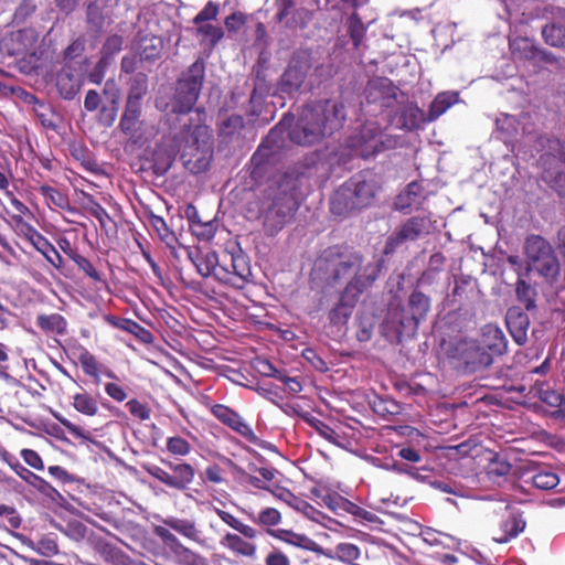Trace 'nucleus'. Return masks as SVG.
I'll return each instance as SVG.
<instances>
[{
	"label": "nucleus",
	"mask_w": 565,
	"mask_h": 565,
	"mask_svg": "<svg viewBox=\"0 0 565 565\" xmlns=\"http://www.w3.org/2000/svg\"><path fill=\"white\" fill-rule=\"evenodd\" d=\"M56 86L64 99H73L79 92L77 79L70 73H60L57 75Z\"/></svg>",
	"instance_id": "obj_42"
},
{
	"label": "nucleus",
	"mask_w": 565,
	"mask_h": 565,
	"mask_svg": "<svg viewBox=\"0 0 565 565\" xmlns=\"http://www.w3.org/2000/svg\"><path fill=\"white\" fill-rule=\"evenodd\" d=\"M399 145V137L385 134L377 122H366L360 132L350 138L348 147L353 156L362 159H371L377 154L393 150Z\"/></svg>",
	"instance_id": "obj_6"
},
{
	"label": "nucleus",
	"mask_w": 565,
	"mask_h": 565,
	"mask_svg": "<svg viewBox=\"0 0 565 565\" xmlns=\"http://www.w3.org/2000/svg\"><path fill=\"white\" fill-rule=\"evenodd\" d=\"M166 446L171 455L178 457L188 456L192 449L190 443L180 436L169 437Z\"/></svg>",
	"instance_id": "obj_55"
},
{
	"label": "nucleus",
	"mask_w": 565,
	"mask_h": 565,
	"mask_svg": "<svg viewBox=\"0 0 565 565\" xmlns=\"http://www.w3.org/2000/svg\"><path fill=\"white\" fill-rule=\"evenodd\" d=\"M78 361L81 363L83 372L86 375L90 376L94 380L95 384H99V382H100V376H99L100 364L97 361L96 356L93 353H90L86 348H81Z\"/></svg>",
	"instance_id": "obj_41"
},
{
	"label": "nucleus",
	"mask_w": 565,
	"mask_h": 565,
	"mask_svg": "<svg viewBox=\"0 0 565 565\" xmlns=\"http://www.w3.org/2000/svg\"><path fill=\"white\" fill-rule=\"evenodd\" d=\"M196 33L198 35H201L205 39H210L212 45L217 44L224 36V32L221 26H216L210 23L199 24Z\"/></svg>",
	"instance_id": "obj_58"
},
{
	"label": "nucleus",
	"mask_w": 565,
	"mask_h": 565,
	"mask_svg": "<svg viewBox=\"0 0 565 565\" xmlns=\"http://www.w3.org/2000/svg\"><path fill=\"white\" fill-rule=\"evenodd\" d=\"M516 297L527 310L535 308V290L524 279L519 278L515 288Z\"/></svg>",
	"instance_id": "obj_50"
},
{
	"label": "nucleus",
	"mask_w": 565,
	"mask_h": 565,
	"mask_svg": "<svg viewBox=\"0 0 565 565\" xmlns=\"http://www.w3.org/2000/svg\"><path fill=\"white\" fill-rule=\"evenodd\" d=\"M457 100V94L439 93L428 109V120L433 121L446 113Z\"/></svg>",
	"instance_id": "obj_36"
},
{
	"label": "nucleus",
	"mask_w": 565,
	"mask_h": 565,
	"mask_svg": "<svg viewBox=\"0 0 565 565\" xmlns=\"http://www.w3.org/2000/svg\"><path fill=\"white\" fill-rule=\"evenodd\" d=\"M124 44V38L119 34H111L106 38L102 50H100V60L109 62L116 54H118Z\"/></svg>",
	"instance_id": "obj_48"
},
{
	"label": "nucleus",
	"mask_w": 565,
	"mask_h": 565,
	"mask_svg": "<svg viewBox=\"0 0 565 565\" xmlns=\"http://www.w3.org/2000/svg\"><path fill=\"white\" fill-rule=\"evenodd\" d=\"M302 356L310 365L321 373L329 370L327 362L317 353L316 350L308 348L302 351Z\"/></svg>",
	"instance_id": "obj_64"
},
{
	"label": "nucleus",
	"mask_w": 565,
	"mask_h": 565,
	"mask_svg": "<svg viewBox=\"0 0 565 565\" xmlns=\"http://www.w3.org/2000/svg\"><path fill=\"white\" fill-rule=\"evenodd\" d=\"M72 398V406L82 415L94 417L98 414L97 399L86 391L75 393Z\"/></svg>",
	"instance_id": "obj_33"
},
{
	"label": "nucleus",
	"mask_w": 565,
	"mask_h": 565,
	"mask_svg": "<svg viewBox=\"0 0 565 565\" xmlns=\"http://www.w3.org/2000/svg\"><path fill=\"white\" fill-rule=\"evenodd\" d=\"M380 265L365 262L364 255L348 244L324 248L316 258L311 279L328 287L343 286L335 306L329 311L332 324L348 321L361 295L376 281Z\"/></svg>",
	"instance_id": "obj_1"
},
{
	"label": "nucleus",
	"mask_w": 565,
	"mask_h": 565,
	"mask_svg": "<svg viewBox=\"0 0 565 565\" xmlns=\"http://www.w3.org/2000/svg\"><path fill=\"white\" fill-rule=\"evenodd\" d=\"M213 153L212 150L191 148L190 151H183L181 159L184 168L193 174H199L209 170Z\"/></svg>",
	"instance_id": "obj_18"
},
{
	"label": "nucleus",
	"mask_w": 565,
	"mask_h": 565,
	"mask_svg": "<svg viewBox=\"0 0 565 565\" xmlns=\"http://www.w3.org/2000/svg\"><path fill=\"white\" fill-rule=\"evenodd\" d=\"M345 107L330 99L306 105L288 131V138L299 146H311L339 130L345 120Z\"/></svg>",
	"instance_id": "obj_3"
},
{
	"label": "nucleus",
	"mask_w": 565,
	"mask_h": 565,
	"mask_svg": "<svg viewBox=\"0 0 565 565\" xmlns=\"http://www.w3.org/2000/svg\"><path fill=\"white\" fill-rule=\"evenodd\" d=\"M198 273L222 285L243 289L253 278L250 260L237 242H227L220 253H199L192 257Z\"/></svg>",
	"instance_id": "obj_2"
},
{
	"label": "nucleus",
	"mask_w": 565,
	"mask_h": 565,
	"mask_svg": "<svg viewBox=\"0 0 565 565\" xmlns=\"http://www.w3.org/2000/svg\"><path fill=\"white\" fill-rule=\"evenodd\" d=\"M163 50V41L157 35H145L139 40V55L142 61H156Z\"/></svg>",
	"instance_id": "obj_29"
},
{
	"label": "nucleus",
	"mask_w": 565,
	"mask_h": 565,
	"mask_svg": "<svg viewBox=\"0 0 565 565\" xmlns=\"http://www.w3.org/2000/svg\"><path fill=\"white\" fill-rule=\"evenodd\" d=\"M249 516L255 523L263 526H276L281 522V514L275 508H266L262 510L257 518H254L253 515Z\"/></svg>",
	"instance_id": "obj_54"
},
{
	"label": "nucleus",
	"mask_w": 565,
	"mask_h": 565,
	"mask_svg": "<svg viewBox=\"0 0 565 565\" xmlns=\"http://www.w3.org/2000/svg\"><path fill=\"white\" fill-rule=\"evenodd\" d=\"M519 120L508 114H501L495 120V137L507 146L512 145L519 135Z\"/></svg>",
	"instance_id": "obj_23"
},
{
	"label": "nucleus",
	"mask_w": 565,
	"mask_h": 565,
	"mask_svg": "<svg viewBox=\"0 0 565 565\" xmlns=\"http://www.w3.org/2000/svg\"><path fill=\"white\" fill-rule=\"evenodd\" d=\"M505 322L513 340L519 345L525 344L530 327L529 316L520 309L511 308L507 312Z\"/></svg>",
	"instance_id": "obj_16"
},
{
	"label": "nucleus",
	"mask_w": 565,
	"mask_h": 565,
	"mask_svg": "<svg viewBox=\"0 0 565 565\" xmlns=\"http://www.w3.org/2000/svg\"><path fill=\"white\" fill-rule=\"evenodd\" d=\"M87 198L90 203L87 211L89 212L90 215H93L95 218L98 220V222L100 223V226L104 227V226H106L107 222H111V217L108 214V212L106 211V209L100 203H98L93 198V195H88Z\"/></svg>",
	"instance_id": "obj_61"
},
{
	"label": "nucleus",
	"mask_w": 565,
	"mask_h": 565,
	"mask_svg": "<svg viewBox=\"0 0 565 565\" xmlns=\"http://www.w3.org/2000/svg\"><path fill=\"white\" fill-rule=\"evenodd\" d=\"M226 462L232 468L233 472L238 476V479L242 483L249 484L259 490H269L270 486L265 483V480H262V478L247 472L231 459H226Z\"/></svg>",
	"instance_id": "obj_44"
},
{
	"label": "nucleus",
	"mask_w": 565,
	"mask_h": 565,
	"mask_svg": "<svg viewBox=\"0 0 565 565\" xmlns=\"http://www.w3.org/2000/svg\"><path fill=\"white\" fill-rule=\"evenodd\" d=\"M210 411L211 414L223 425L230 427L232 430L243 436L249 443H257L258 438L255 435L253 428L236 411L224 404H214Z\"/></svg>",
	"instance_id": "obj_12"
},
{
	"label": "nucleus",
	"mask_w": 565,
	"mask_h": 565,
	"mask_svg": "<svg viewBox=\"0 0 565 565\" xmlns=\"http://www.w3.org/2000/svg\"><path fill=\"white\" fill-rule=\"evenodd\" d=\"M221 544L224 547L242 556L252 557L256 553V546L253 543L245 541L238 534L226 533L222 537Z\"/></svg>",
	"instance_id": "obj_32"
},
{
	"label": "nucleus",
	"mask_w": 565,
	"mask_h": 565,
	"mask_svg": "<svg viewBox=\"0 0 565 565\" xmlns=\"http://www.w3.org/2000/svg\"><path fill=\"white\" fill-rule=\"evenodd\" d=\"M326 556L349 565H355V561L361 556V550L353 543L343 542L335 545L333 551L326 553Z\"/></svg>",
	"instance_id": "obj_30"
},
{
	"label": "nucleus",
	"mask_w": 565,
	"mask_h": 565,
	"mask_svg": "<svg viewBox=\"0 0 565 565\" xmlns=\"http://www.w3.org/2000/svg\"><path fill=\"white\" fill-rule=\"evenodd\" d=\"M38 40V32L32 28L12 31L1 38L0 52L8 56L34 54Z\"/></svg>",
	"instance_id": "obj_11"
},
{
	"label": "nucleus",
	"mask_w": 565,
	"mask_h": 565,
	"mask_svg": "<svg viewBox=\"0 0 565 565\" xmlns=\"http://www.w3.org/2000/svg\"><path fill=\"white\" fill-rule=\"evenodd\" d=\"M301 418L313 428L322 438L328 440L331 444L337 445L339 439V434L330 427L328 424L322 422L321 419L311 416L309 413L299 414Z\"/></svg>",
	"instance_id": "obj_38"
},
{
	"label": "nucleus",
	"mask_w": 565,
	"mask_h": 565,
	"mask_svg": "<svg viewBox=\"0 0 565 565\" xmlns=\"http://www.w3.org/2000/svg\"><path fill=\"white\" fill-rule=\"evenodd\" d=\"M381 186L372 173H358L344 182L331 196L330 211L338 216H349L371 206Z\"/></svg>",
	"instance_id": "obj_4"
},
{
	"label": "nucleus",
	"mask_w": 565,
	"mask_h": 565,
	"mask_svg": "<svg viewBox=\"0 0 565 565\" xmlns=\"http://www.w3.org/2000/svg\"><path fill=\"white\" fill-rule=\"evenodd\" d=\"M205 64L196 60L178 79L172 99V111L188 114L195 106L204 81Z\"/></svg>",
	"instance_id": "obj_7"
},
{
	"label": "nucleus",
	"mask_w": 565,
	"mask_h": 565,
	"mask_svg": "<svg viewBox=\"0 0 565 565\" xmlns=\"http://www.w3.org/2000/svg\"><path fill=\"white\" fill-rule=\"evenodd\" d=\"M164 525L169 529L174 530L184 537L196 541L199 539V530L196 529L195 522L188 519L168 518L163 520Z\"/></svg>",
	"instance_id": "obj_35"
},
{
	"label": "nucleus",
	"mask_w": 565,
	"mask_h": 565,
	"mask_svg": "<svg viewBox=\"0 0 565 565\" xmlns=\"http://www.w3.org/2000/svg\"><path fill=\"white\" fill-rule=\"evenodd\" d=\"M510 50L512 54L519 58L532 60L537 53L543 54V60L551 61V53L540 51L534 44L526 38H519L510 42Z\"/></svg>",
	"instance_id": "obj_28"
},
{
	"label": "nucleus",
	"mask_w": 565,
	"mask_h": 565,
	"mask_svg": "<svg viewBox=\"0 0 565 565\" xmlns=\"http://www.w3.org/2000/svg\"><path fill=\"white\" fill-rule=\"evenodd\" d=\"M510 462L499 454H493L487 466V475L489 478L505 477L511 471Z\"/></svg>",
	"instance_id": "obj_46"
},
{
	"label": "nucleus",
	"mask_w": 565,
	"mask_h": 565,
	"mask_svg": "<svg viewBox=\"0 0 565 565\" xmlns=\"http://www.w3.org/2000/svg\"><path fill=\"white\" fill-rule=\"evenodd\" d=\"M97 553L109 565H136L137 562L129 555L122 552L119 547L108 543L99 541L96 544Z\"/></svg>",
	"instance_id": "obj_26"
},
{
	"label": "nucleus",
	"mask_w": 565,
	"mask_h": 565,
	"mask_svg": "<svg viewBox=\"0 0 565 565\" xmlns=\"http://www.w3.org/2000/svg\"><path fill=\"white\" fill-rule=\"evenodd\" d=\"M481 345L494 355L507 352L508 342L502 330L494 324H486L481 332Z\"/></svg>",
	"instance_id": "obj_19"
},
{
	"label": "nucleus",
	"mask_w": 565,
	"mask_h": 565,
	"mask_svg": "<svg viewBox=\"0 0 565 565\" xmlns=\"http://www.w3.org/2000/svg\"><path fill=\"white\" fill-rule=\"evenodd\" d=\"M174 556L178 558L179 564L181 565H202L203 559L196 553L191 551L189 547L183 544L178 545L175 550L172 551Z\"/></svg>",
	"instance_id": "obj_56"
},
{
	"label": "nucleus",
	"mask_w": 565,
	"mask_h": 565,
	"mask_svg": "<svg viewBox=\"0 0 565 565\" xmlns=\"http://www.w3.org/2000/svg\"><path fill=\"white\" fill-rule=\"evenodd\" d=\"M397 115V127L406 131L419 129L422 125L428 120L424 110L413 102H406L403 104Z\"/></svg>",
	"instance_id": "obj_17"
},
{
	"label": "nucleus",
	"mask_w": 565,
	"mask_h": 565,
	"mask_svg": "<svg viewBox=\"0 0 565 565\" xmlns=\"http://www.w3.org/2000/svg\"><path fill=\"white\" fill-rule=\"evenodd\" d=\"M244 127V118L241 115L233 114L218 125V136L224 141H231L234 137L239 136Z\"/></svg>",
	"instance_id": "obj_34"
},
{
	"label": "nucleus",
	"mask_w": 565,
	"mask_h": 565,
	"mask_svg": "<svg viewBox=\"0 0 565 565\" xmlns=\"http://www.w3.org/2000/svg\"><path fill=\"white\" fill-rule=\"evenodd\" d=\"M370 95L374 93L382 99L383 107L393 106V102L397 100L401 90L393 82L386 77H377L369 83Z\"/></svg>",
	"instance_id": "obj_21"
},
{
	"label": "nucleus",
	"mask_w": 565,
	"mask_h": 565,
	"mask_svg": "<svg viewBox=\"0 0 565 565\" xmlns=\"http://www.w3.org/2000/svg\"><path fill=\"white\" fill-rule=\"evenodd\" d=\"M298 206V202L291 192H275L270 196V202L262 209L265 233L275 236L292 220Z\"/></svg>",
	"instance_id": "obj_8"
},
{
	"label": "nucleus",
	"mask_w": 565,
	"mask_h": 565,
	"mask_svg": "<svg viewBox=\"0 0 565 565\" xmlns=\"http://www.w3.org/2000/svg\"><path fill=\"white\" fill-rule=\"evenodd\" d=\"M558 482V476L552 471H539L532 477V484L541 490H552Z\"/></svg>",
	"instance_id": "obj_51"
},
{
	"label": "nucleus",
	"mask_w": 565,
	"mask_h": 565,
	"mask_svg": "<svg viewBox=\"0 0 565 565\" xmlns=\"http://www.w3.org/2000/svg\"><path fill=\"white\" fill-rule=\"evenodd\" d=\"M526 522L518 511H511L500 522L497 535L493 540L497 543L504 544L515 539L525 529Z\"/></svg>",
	"instance_id": "obj_15"
},
{
	"label": "nucleus",
	"mask_w": 565,
	"mask_h": 565,
	"mask_svg": "<svg viewBox=\"0 0 565 565\" xmlns=\"http://www.w3.org/2000/svg\"><path fill=\"white\" fill-rule=\"evenodd\" d=\"M166 463L172 472H168L157 465L147 466L145 469L148 475L167 487L179 491L186 490L194 480L195 470L193 466L186 462L173 463L168 461Z\"/></svg>",
	"instance_id": "obj_10"
},
{
	"label": "nucleus",
	"mask_w": 565,
	"mask_h": 565,
	"mask_svg": "<svg viewBox=\"0 0 565 565\" xmlns=\"http://www.w3.org/2000/svg\"><path fill=\"white\" fill-rule=\"evenodd\" d=\"M268 534L271 535L275 539H278L289 545L306 550L316 552L318 544L310 539L309 536L305 534L295 533L290 530H269Z\"/></svg>",
	"instance_id": "obj_25"
},
{
	"label": "nucleus",
	"mask_w": 565,
	"mask_h": 565,
	"mask_svg": "<svg viewBox=\"0 0 565 565\" xmlns=\"http://www.w3.org/2000/svg\"><path fill=\"white\" fill-rule=\"evenodd\" d=\"M141 107L134 104L126 105L125 110L119 121V129L125 134L134 143L138 142V132L141 129Z\"/></svg>",
	"instance_id": "obj_20"
},
{
	"label": "nucleus",
	"mask_w": 565,
	"mask_h": 565,
	"mask_svg": "<svg viewBox=\"0 0 565 565\" xmlns=\"http://www.w3.org/2000/svg\"><path fill=\"white\" fill-rule=\"evenodd\" d=\"M433 222L427 215H414L405 220L387 238L384 255H392L407 242H415L430 234Z\"/></svg>",
	"instance_id": "obj_9"
},
{
	"label": "nucleus",
	"mask_w": 565,
	"mask_h": 565,
	"mask_svg": "<svg viewBox=\"0 0 565 565\" xmlns=\"http://www.w3.org/2000/svg\"><path fill=\"white\" fill-rule=\"evenodd\" d=\"M72 260L76 264L78 269L94 282L103 281L100 273L94 267L88 258L78 253Z\"/></svg>",
	"instance_id": "obj_53"
},
{
	"label": "nucleus",
	"mask_w": 565,
	"mask_h": 565,
	"mask_svg": "<svg viewBox=\"0 0 565 565\" xmlns=\"http://www.w3.org/2000/svg\"><path fill=\"white\" fill-rule=\"evenodd\" d=\"M215 513L224 523L236 530L246 539L253 540L257 536V531L253 526L243 523L230 512L215 508Z\"/></svg>",
	"instance_id": "obj_39"
},
{
	"label": "nucleus",
	"mask_w": 565,
	"mask_h": 565,
	"mask_svg": "<svg viewBox=\"0 0 565 565\" xmlns=\"http://www.w3.org/2000/svg\"><path fill=\"white\" fill-rule=\"evenodd\" d=\"M36 326L45 334L64 335L67 331V321L60 313L39 315L36 317Z\"/></svg>",
	"instance_id": "obj_27"
},
{
	"label": "nucleus",
	"mask_w": 565,
	"mask_h": 565,
	"mask_svg": "<svg viewBox=\"0 0 565 565\" xmlns=\"http://www.w3.org/2000/svg\"><path fill=\"white\" fill-rule=\"evenodd\" d=\"M310 19V13L305 8H299L292 10V13L289 15V18L284 23L286 28L288 29H305L307 26V23Z\"/></svg>",
	"instance_id": "obj_57"
},
{
	"label": "nucleus",
	"mask_w": 565,
	"mask_h": 565,
	"mask_svg": "<svg viewBox=\"0 0 565 565\" xmlns=\"http://www.w3.org/2000/svg\"><path fill=\"white\" fill-rule=\"evenodd\" d=\"M492 353L487 352L483 347L472 345L469 351V356L465 360L466 366L470 371H477L481 367H487L492 364Z\"/></svg>",
	"instance_id": "obj_37"
},
{
	"label": "nucleus",
	"mask_w": 565,
	"mask_h": 565,
	"mask_svg": "<svg viewBox=\"0 0 565 565\" xmlns=\"http://www.w3.org/2000/svg\"><path fill=\"white\" fill-rule=\"evenodd\" d=\"M310 67L308 60L292 57L279 79L278 89L288 95L297 93L302 86Z\"/></svg>",
	"instance_id": "obj_13"
},
{
	"label": "nucleus",
	"mask_w": 565,
	"mask_h": 565,
	"mask_svg": "<svg viewBox=\"0 0 565 565\" xmlns=\"http://www.w3.org/2000/svg\"><path fill=\"white\" fill-rule=\"evenodd\" d=\"M126 407L129 411V413L139 420H147L150 418V408L146 404L139 402L136 398L128 401L126 403Z\"/></svg>",
	"instance_id": "obj_62"
},
{
	"label": "nucleus",
	"mask_w": 565,
	"mask_h": 565,
	"mask_svg": "<svg viewBox=\"0 0 565 565\" xmlns=\"http://www.w3.org/2000/svg\"><path fill=\"white\" fill-rule=\"evenodd\" d=\"M38 554L44 557H52L58 553V545L52 537L44 536L32 547Z\"/></svg>",
	"instance_id": "obj_59"
},
{
	"label": "nucleus",
	"mask_w": 565,
	"mask_h": 565,
	"mask_svg": "<svg viewBox=\"0 0 565 565\" xmlns=\"http://www.w3.org/2000/svg\"><path fill=\"white\" fill-rule=\"evenodd\" d=\"M527 269L537 273L547 282L557 280L561 265L550 242L541 235L531 234L524 242Z\"/></svg>",
	"instance_id": "obj_5"
},
{
	"label": "nucleus",
	"mask_w": 565,
	"mask_h": 565,
	"mask_svg": "<svg viewBox=\"0 0 565 565\" xmlns=\"http://www.w3.org/2000/svg\"><path fill=\"white\" fill-rule=\"evenodd\" d=\"M218 11V4L214 3L213 1H209L205 7L194 17L193 23L199 25L206 21L215 20Z\"/></svg>",
	"instance_id": "obj_63"
},
{
	"label": "nucleus",
	"mask_w": 565,
	"mask_h": 565,
	"mask_svg": "<svg viewBox=\"0 0 565 565\" xmlns=\"http://www.w3.org/2000/svg\"><path fill=\"white\" fill-rule=\"evenodd\" d=\"M408 309L414 328L425 320L430 309V299L424 292L414 290L408 298Z\"/></svg>",
	"instance_id": "obj_24"
},
{
	"label": "nucleus",
	"mask_w": 565,
	"mask_h": 565,
	"mask_svg": "<svg viewBox=\"0 0 565 565\" xmlns=\"http://www.w3.org/2000/svg\"><path fill=\"white\" fill-rule=\"evenodd\" d=\"M13 223V230L18 235L23 236L30 243L36 239V236H40L41 233L29 222H26L21 215H12L11 216Z\"/></svg>",
	"instance_id": "obj_49"
},
{
	"label": "nucleus",
	"mask_w": 565,
	"mask_h": 565,
	"mask_svg": "<svg viewBox=\"0 0 565 565\" xmlns=\"http://www.w3.org/2000/svg\"><path fill=\"white\" fill-rule=\"evenodd\" d=\"M217 230L215 221L193 220L191 218V232L203 241H210L214 237Z\"/></svg>",
	"instance_id": "obj_47"
},
{
	"label": "nucleus",
	"mask_w": 565,
	"mask_h": 565,
	"mask_svg": "<svg viewBox=\"0 0 565 565\" xmlns=\"http://www.w3.org/2000/svg\"><path fill=\"white\" fill-rule=\"evenodd\" d=\"M104 320L111 327L116 328V329H119V330H122V331H126L128 333H134L135 329H136V326H137V321L132 320V319H128V318H120V317H117V316H113V315H105L104 316Z\"/></svg>",
	"instance_id": "obj_60"
},
{
	"label": "nucleus",
	"mask_w": 565,
	"mask_h": 565,
	"mask_svg": "<svg viewBox=\"0 0 565 565\" xmlns=\"http://www.w3.org/2000/svg\"><path fill=\"white\" fill-rule=\"evenodd\" d=\"M39 192L53 205L65 209L68 206V198L61 191L50 185H41Z\"/></svg>",
	"instance_id": "obj_52"
},
{
	"label": "nucleus",
	"mask_w": 565,
	"mask_h": 565,
	"mask_svg": "<svg viewBox=\"0 0 565 565\" xmlns=\"http://www.w3.org/2000/svg\"><path fill=\"white\" fill-rule=\"evenodd\" d=\"M542 38L550 46L565 49V12L542 28Z\"/></svg>",
	"instance_id": "obj_22"
},
{
	"label": "nucleus",
	"mask_w": 565,
	"mask_h": 565,
	"mask_svg": "<svg viewBox=\"0 0 565 565\" xmlns=\"http://www.w3.org/2000/svg\"><path fill=\"white\" fill-rule=\"evenodd\" d=\"M31 244L53 267L56 269L62 268L63 257L44 235L41 234L40 236H36V239Z\"/></svg>",
	"instance_id": "obj_31"
},
{
	"label": "nucleus",
	"mask_w": 565,
	"mask_h": 565,
	"mask_svg": "<svg viewBox=\"0 0 565 565\" xmlns=\"http://www.w3.org/2000/svg\"><path fill=\"white\" fill-rule=\"evenodd\" d=\"M103 95L107 99L108 105L100 107L98 122L104 127H111L117 118L120 102V90L115 79L106 81Z\"/></svg>",
	"instance_id": "obj_14"
},
{
	"label": "nucleus",
	"mask_w": 565,
	"mask_h": 565,
	"mask_svg": "<svg viewBox=\"0 0 565 565\" xmlns=\"http://www.w3.org/2000/svg\"><path fill=\"white\" fill-rule=\"evenodd\" d=\"M347 28L354 49H358L365 35L366 28L358 12H353L347 20Z\"/></svg>",
	"instance_id": "obj_43"
},
{
	"label": "nucleus",
	"mask_w": 565,
	"mask_h": 565,
	"mask_svg": "<svg viewBox=\"0 0 565 565\" xmlns=\"http://www.w3.org/2000/svg\"><path fill=\"white\" fill-rule=\"evenodd\" d=\"M147 93V76L138 74L130 86L126 105L134 104L141 107V98Z\"/></svg>",
	"instance_id": "obj_45"
},
{
	"label": "nucleus",
	"mask_w": 565,
	"mask_h": 565,
	"mask_svg": "<svg viewBox=\"0 0 565 565\" xmlns=\"http://www.w3.org/2000/svg\"><path fill=\"white\" fill-rule=\"evenodd\" d=\"M106 17L103 8L96 2L92 1L86 7V23L88 28L99 34L104 31Z\"/></svg>",
	"instance_id": "obj_40"
}]
</instances>
